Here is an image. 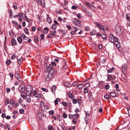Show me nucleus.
Returning <instances> with one entry per match:
<instances>
[{
    "label": "nucleus",
    "mask_w": 130,
    "mask_h": 130,
    "mask_svg": "<svg viewBox=\"0 0 130 130\" xmlns=\"http://www.w3.org/2000/svg\"><path fill=\"white\" fill-rule=\"evenodd\" d=\"M24 32L27 35H29V33L28 31V29L27 27L25 28L24 29Z\"/></svg>",
    "instance_id": "412c9836"
},
{
    "label": "nucleus",
    "mask_w": 130,
    "mask_h": 130,
    "mask_svg": "<svg viewBox=\"0 0 130 130\" xmlns=\"http://www.w3.org/2000/svg\"><path fill=\"white\" fill-rule=\"evenodd\" d=\"M77 102L79 106H80L82 103V100L79 99H78L77 100Z\"/></svg>",
    "instance_id": "7c9ffc66"
},
{
    "label": "nucleus",
    "mask_w": 130,
    "mask_h": 130,
    "mask_svg": "<svg viewBox=\"0 0 130 130\" xmlns=\"http://www.w3.org/2000/svg\"><path fill=\"white\" fill-rule=\"evenodd\" d=\"M101 36L102 38L104 40H106L107 38V36L104 34H102Z\"/></svg>",
    "instance_id": "4be33fe9"
},
{
    "label": "nucleus",
    "mask_w": 130,
    "mask_h": 130,
    "mask_svg": "<svg viewBox=\"0 0 130 130\" xmlns=\"http://www.w3.org/2000/svg\"><path fill=\"white\" fill-rule=\"evenodd\" d=\"M112 76L110 75H107V79H109V81L110 80V78L112 79Z\"/></svg>",
    "instance_id": "72a5a7b5"
},
{
    "label": "nucleus",
    "mask_w": 130,
    "mask_h": 130,
    "mask_svg": "<svg viewBox=\"0 0 130 130\" xmlns=\"http://www.w3.org/2000/svg\"><path fill=\"white\" fill-rule=\"evenodd\" d=\"M64 86L67 88H70L72 86L71 84H70L68 82H65L64 83Z\"/></svg>",
    "instance_id": "423d86ee"
},
{
    "label": "nucleus",
    "mask_w": 130,
    "mask_h": 130,
    "mask_svg": "<svg viewBox=\"0 0 130 130\" xmlns=\"http://www.w3.org/2000/svg\"><path fill=\"white\" fill-rule=\"evenodd\" d=\"M52 33H51L47 36L46 38H50L52 37Z\"/></svg>",
    "instance_id": "4c0bfd02"
},
{
    "label": "nucleus",
    "mask_w": 130,
    "mask_h": 130,
    "mask_svg": "<svg viewBox=\"0 0 130 130\" xmlns=\"http://www.w3.org/2000/svg\"><path fill=\"white\" fill-rule=\"evenodd\" d=\"M28 87V88L29 89V92L28 93V96L30 97L31 95V92L33 91V88L32 87L31 85L29 86Z\"/></svg>",
    "instance_id": "20e7f679"
},
{
    "label": "nucleus",
    "mask_w": 130,
    "mask_h": 130,
    "mask_svg": "<svg viewBox=\"0 0 130 130\" xmlns=\"http://www.w3.org/2000/svg\"><path fill=\"white\" fill-rule=\"evenodd\" d=\"M62 117L64 118H66L67 117V115L65 113H63L62 115Z\"/></svg>",
    "instance_id": "09e8293b"
},
{
    "label": "nucleus",
    "mask_w": 130,
    "mask_h": 130,
    "mask_svg": "<svg viewBox=\"0 0 130 130\" xmlns=\"http://www.w3.org/2000/svg\"><path fill=\"white\" fill-rule=\"evenodd\" d=\"M114 68L113 67H112L111 68L107 70V72L108 73L111 72L114 69Z\"/></svg>",
    "instance_id": "b1692460"
},
{
    "label": "nucleus",
    "mask_w": 130,
    "mask_h": 130,
    "mask_svg": "<svg viewBox=\"0 0 130 130\" xmlns=\"http://www.w3.org/2000/svg\"><path fill=\"white\" fill-rule=\"evenodd\" d=\"M73 118L74 119L76 120L78 117L79 116V114L78 113H76L75 114L73 115Z\"/></svg>",
    "instance_id": "f8f14e48"
},
{
    "label": "nucleus",
    "mask_w": 130,
    "mask_h": 130,
    "mask_svg": "<svg viewBox=\"0 0 130 130\" xmlns=\"http://www.w3.org/2000/svg\"><path fill=\"white\" fill-rule=\"evenodd\" d=\"M87 15L89 16L90 17H92V14L90 11H87L85 13Z\"/></svg>",
    "instance_id": "5701e85b"
},
{
    "label": "nucleus",
    "mask_w": 130,
    "mask_h": 130,
    "mask_svg": "<svg viewBox=\"0 0 130 130\" xmlns=\"http://www.w3.org/2000/svg\"><path fill=\"white\" fill-rule=\"evenodd\" d=\"M17 40L20 43H21L22 42V39L21 37H19L17 38Z\"/></svg>",
    "instance_id": "6ab92c4d"
},
{
    "label": "nucleus",
    "mask_w": 130,
    "mask_h": 130,
    "mask_svg": "<svg viewBox=\"0 0 130 130\" xmlns=\"http://www.w3.org/2000/svg\"><path fill=\"white\" fill-rule=\"evenodd\" d=\"M84 3L89 8L92 9L94 8V6L89 3L85 1L84 2Z\"/></svg>",
    "instance_id": "f03ea898"
},
{
    "label": "nucleus",
    "mask_w": 130,
    "mask_h": 130,
    "mask_svg": "<svg viewBox=\"0 0 130 130\" xmlns=\"http://www.w3.org/2000/svg\"><path fill=\"white\" fill-rule=\"evenodd\" d=\"M66 26L67 28L69 30H70L72 29V27L70 25H67Z\"/></svg>",
    "instance_id": "680f3d73"
},
{
    "label": "nucleus",
    "mask_w": 130,
    "mask_h": 130,
    "mask_svg": "<svg viewBox=\"0 0 130 130\" xmlns=\"http://www.w3.org/2000/svg\"><path fill=\"white\" fill-rule=\"evenodd\" d=\"M89 30V27L87 26L85 28V30L86 31H88Z\"/></svg>",
    "instance_id": "052dcab7"
},
{
    "label": "nucleus",
    "mask_w": 130,
    "mask_h": 130,
    "mask_svg": "<svg viewBox=\"0 0 130 130\" xmlns=\"http://www.w3.org/2000/svg\"><path fill=\"white\" fill-rule=\"evenodd\" d=\"M34 41H36L37 43H39V39L38 37L36 36L34 37Z\"/></svg>",
    "instance_id": "cd10ccee"
},
{
    "label": "nucleus",
    "mask_w": 130,
    "mask_h": 130,
    "mask_svg": "<svg viewBox=\"0 0 130 130\" xmlns=\"http://www.w3.org/2000/svg\"><path fill=\"white\" fill-rule=\"evenodd\" d=\"M96 30H92L91 31L90 33L92 35H95V33Z\"/></svg>",
    "instance_id": "473e14b6"
},
{
    "label": "nucleus",
    "mask_w": 130,
    "mask_h": 130,
    "mask_svg": "<svg viewBox=\"0 0 130 130\" xmlns=\"http://www.w3.org/2000/svg\"><path fill=\"white\" fill-rule=\"evenodd\" d=\"M102 46L101 44H99L98 45V48L100 50H101L102 48Z\"/></svg>",
    "instance_id": "0e129e2a"
},
{
    "label": "nucleus",
    "mask_w": 130,
    "mask_h": 130,
    "mask_svg": "<svg viewBox=\"0 0 130 130\" xmlns=\"http://www.w3.org/2000/svg\"><path fill=\"white\" fill-rule=\"evenodd\" d=\"M13 106L16 107H17L18 106V104L17 103H15V102L13 103V105H12Z\"/></svg>",
    "instance_id": "5fc2aeb1"
},
{
    "label": "nucleus",
    "mask_w": 130,
    "mask_h": 130,
    "mask_svg": "<svg viewBox=\"0 0 130 130\" xmlns=\"http://www.w3.org/2000/svg\"><path fill=\"white\" fill-rule=\"evenodd\" d=\"M81 14L80 13H79L78 14H77V16L78 17V19H80L81 18L80 15Z\"/></svg>",
    "instance_id": "774afa93"
},
{
    "label": "nucleus",
    "mask_w": 130,
    "mask_h": 130,
    "mask_svg": "<svg viewBox=\"0 0 130 130\" xmlns=\"http://www.w3.org/2000/svg\"><path fill=\"white\" fill-rule=\"evenodd\" d=\"M22 58H21L20 59H18L17 61L18 62V63L19 64V65H21V63L22 62Z\"/></svg>",
    "instance_id": "393cba45"
},
{
    "label": "nucleus",
    "mask_w": 130,
    "mask_h": 130,
    "mask_svg": "<svg viewBox=\"0 0 130 130\" xmlns=\"http://www.w3.org/2000/svg\"><path fill=\"white\" fill-rule=\"evenodd\" d=\"M75 128V126H73L71 127H69L68 129V130H74Z\"/></svg>",
    "instance_id": "e433bc0d"
},
{
    "label": "nucleus",
    "mask_w": 130,
    "mask_h": 130,
    "mask_svg": "<svg viewBox=\"0 0 130 130\" xmlns=\"http://www.w3.org/2000/svg\"><path fill=\"white\" fill-rule=\"evenodd\" d=\"M54 111L53 110H51L49 111L48 113L50 115H53L54 113Z\"/></svg>",
    "instance_id": "8fccbe9b"
},
{
    "label": "nucleus",
    "mask_w": 130,
    "mask_h": 130,
    "mask_svg": "<svg viewBox=\"0 0 130 130\" xmlns=\"http://www.w3.org/2000/svg\"><path fill=\"white\" fill-rule=\"evenodd\" d=\"M109 40L111 42H112V41H113L114 40H113L114 38V36L113 35L110 34L109 35Z\"/></svg>",
    "instance_id": "6e6552de"
},
{
    "label": "nucleus",
    "mask_w": 130,
    "mask_h": 130,
    "mask_svg": "<svg viewBox=\"0 0 130 130\" xmlns=\"http://www.w3.org/2000/svg\"><path fill=\"white\" fill-rule=\"evenodd\" d=\"M93 23L94 24L96 25L99 28L101 26V25H100L99 23L96 22H94Z\"/></svg>",
    "instance_id": "a878e982"
},
{
    "label": "nucleus",
    "mask_w": 130,
    "mask_h": 130,
    "mask_svg": "<svg viewBox=\"0 0 130 130\" xmlns=\"http://www.w3.org/2000/svg\"><path fill=\"white\" fill-rule=\"evenodd\" d=\"M62 105L64 106H67V103L64 102H63L62 103Z\"/></svg>",
    "instance_id": "a18cd8bd"
},
{
    "label": "nucleus",
    "mask_w": 130,
    "mask_h": 130,
    "mask_svg": "<svg viewBox=\"0 0 130 130\" xmlns=\"http://www.w3.org/2000/svg\"><path fill=\"white\" fill-rule=\"evenodd\" d=\"M105 98L107 100H109L111 99V97L108 95L106 94L104 95Z\"/></svg>",
    "instance_id": "dca6fc26"
},
{
    "label": "nucleus",
    "mask_w": 130,
    "mask_h": 130,
    "mask_svg": "<svg viewBox=\"0 0 130 130\" xmlns=\"http://www.w3.org/2000/svg\"><path fill=\"white\" fill-rule=\"evenodd\" d=\"M29 86H27L26 87V93H25V94H26V95H27V92L29 93V89L28 88Z\"/></svg>",
    "instance_id": "aec40b11"
},
{
    "label": "nucleus",
    "mask_w": 130,
    "mask_h": 130,
    "mask_svg": "<svg viewBox=\"0 0 130 130\" xmlns=\"http://www.w3.org/2000/svg\"><path fill=\"white\" fill-rule=\"evenodd\" d=\"M110 95L111 96L113 97H117L118 96V93L113 92H110Z\"/></svg>",
    "instance_id": "0eeeda50"
},
{
    "label": "nucleus",
    "mask_w": 130,
    "mask_h": 130,
    "mask_svg": "<svg viewBox=\"0 0 130 130\" xmlns=\"http://www.w3.org/2000/svg\"><path fill=\"white\" fill-rule=\"evenodd\" d=\"M11 43L12 45H16V40L14 39H12L11 41Z\"/></svg>",
    "instance_id": "2eb2a0df"
},
{
    "label": "nucleus",
    "mask_w": 130,
    "mask_h": 130,
    "mask_svg": "<svg viewBox=\"0 0 130 130\" xmlns=\"http://www.w3.org/2000/svg\"><path fill=\"white\" fill-rule=\"evenodd\" d=\"M52 28L54 30L56 28V25L55 24H53L52 26Z\"/></svg>",
    "instance_id": "37998d69"
},
{
    "label": "nucleus",
    "mask_w": 130,
    "mask_h": 130,
    "mask_svg": "<svg viewBox=\"0 0 130 130\" xmlns=\"http://www.w3.org/2000/svg\"><path fill=\"white\" fill-rule=\"evenodd\" d=\"M113 40H114V41H112V42H114L115 41H118L119 39L117 37H115L114 36V38Z\"/></svg>",
    "instance_id": "bf43d9fd"
},
{
    "label": "nucleus",
    "mask_w": 130,
    "mask_h": 130,
    "mask_svg": "<svg viewBox=\"0 0 130 130\" xmlns=\"http://www.w3.org/2000/svg\"><path fill=\"white\" fill-rule=\"evenodd\" d=\"M41 5L42 6L44 7L45 6V3L44 1L43 0L41 1Z\"/></svg>",
    "instance_id": "c85d7f7f"
},
{
    "label": "nucleus",
    "mask_w": 130,
    "mask_h": 130,
    "mask_svg": "<svg viewBox=\"0 0 130 130\" xmlns=\"http://www.w3.org/2000/svg\"><path fill=\"white\" fill-rule=\"evenodd\" d=\"M21 37H23V39H24L25 38H26V36L23 33H22L21 34Z\"/></svg>",
    "instance_id": "a19ab883"
},
{
    "label": "nucleus",
    "mask_w": 130,
    "mask_h": 130,
    "mask_svg": "<svg viewBox=\"0 0 130 130\" xmlns=\"http://www.w3.org/2000/svg\"><path fill=\"white\" fill-rule=\"evenodd\" d=\"M82 9H83V10L84 11L85 13L87 11H88L86 9V8L85 7H82Z\"/></svg>",
    "instance_id": "4d7b16f0"
},
{
    "label": "nucleus",
    "mask_w": 130,
    "mask_h": 130,
    "mask_svg": "<svg viewBox=\"0 0 130 130\" xmlns=\"http://www.w3.org/2000/svg\"><path fill=\"white\" fill-rule=\"evenodd\" d=\"M19 112L21 114H23L24 112V111L23 109H20L19 110Z\"/></svg>",
    "instance_id": "c9c22d12"
},
{
    "label": "nucleus",
    "mask_w": 130,
    "mask_h": 130,
    "mask_svg": "<svg viewBox=\"0 0 130 130\" xmlns=\"http://www.w3.org/2000/svg\"><path fill=\"white\" fill-rule=\"evenodd\" d=\"M20 76V75L18 74L15 73L14 74V77L18 78Z\"/></svg>",
    "instance_id": "ea45409f"
},
{
    "label": "nucleus",
    "mask_w": 130,
    "mask_h": 130,
    "mask_svg": "<svg viewBox=\"0 0 130 130\" xmlns=\"http://www.w3.org/2000/svg\"><path fill=\"white\" fill-rule=\"evenodd\" d=\"M56 89V85H53L51 88V91L53 93H55V90Z\"/></svg>",
    "instance_id": "4468645a"
},
{
    "label": "nucleus",
    "mask_w": 130,
    "mask_h": 130,
    "mask_svg": "<svg viewBox=\"0 0 130 130\" xmlns=\"http://www.w3.org/2000/svg\"><path fill=\"white\" fill-rule=\"evenodd\" d=\"M53 68H49V67H47L46 69V70L48 72V73H50V72H51L52 70L53 69Z\"/></svg>",
    "instance_id": "bb28decb"
},
{
    "label": "nucleus",
    "mask_w": 130,
    "mask_h": 130,
    "mask_svg": "<svg viewBox=\"0 0 130 130\" xmlns=\"http://www.w3.org/2000/svg\"><path fill=\"white\" fill-rule=\"evenodd\" d=\"M125 16L126 17V18L127 20L129 21H130V18L129 17V16L128 14L126 13L125 15Z\"/></svg>",
    "instance_id": "2f4dec72"
},
{
    "label": "nucleus",
    "mask_w": 130,
    "mask_h": 130,
    "mask_svg": "<svg viewBox=\"0 0 130 130\" xmlns=\"http://www.w3.org/2000/svg\"><path fill=\"white\" fill-rule=\"evenodd\" d=\"M24 14L22 13H19L18 15H20V16H19V17H21L22 18H23V15Z\"/></svg>",
    "instance_id": "13d9d810"
},
{
    "label": "nucleus",
    "mask_w": 130,
    "mask_h": 130,
    "mask_svg": "<svg viewBox=\"0 0 130 130\" xmlns=\"http://www.w3.org/2000/svg\"><path fill=\"white\" fill-rule=\"evenodd\" d=\"M127 68V66L126 64H124L122 66V71H123V72L124 73L125 72L126 70V68Z\"/></svg>",
    "instance_id": "1a4fd4ad"
},
{
    "label": "nucleus",
    "mask_w": 130,
    "mask_h": 130,
    "mask_svg": "<svg viewBox=\"0 0 130 130\" xmlns=\"http://www.w3.org/2000/svg\"><path fill=\"white\" fill-rule=\"evenodd\" d=\"M15 54H14L13 55H12L11 57V59H14L15 57V55H14Z\"/></svg>",
    "instance_id": "6e6d98bb"
},
{
    "label": "nucleus",
    "mask_w": 130,
    "mask_h": 130,
    "mask_svg": "<svg viewBox=\"0 0 130 130\" xmlns=\"http://www.w3.org/2000/svg\"><path fill=\"white\" fill-rule=\"evenodd\" d=\"M9 75L11 77V80H12L13 79V74H12L11 73H10L9 74Z\"/></svg>",
    "instance_id": "de8ad7c7"
},
{
    "label": "nucleus",
    "mask_w": 130,
    "mask_h": 130,
    "mask_svg": "<svg viewBox=\"0 0 130 130\" xmlns=\"http://www.w3.org/2000/svg\"><path fill=\"white\" fill-rule=\"evenodd\" d=\"M26 101L28 103H29L31 101V98H27V99Z\"/></svg>",
    "instance_id": "3c124183"
},
{
    "label": "nucleus",
    "mask_w": 130,
    "mask_h": 130,
    "mask_svg": "<svg viewBox=\"0 0 130 130\" xmlns=\"http://www.w3.org/2000/svg\"><path fill=\"white\" fill-rule=\"evenodd\" d=\"M46 21L49 23H50L51 22V19L50 18H47L46 19Z\"/></svg>",
    "instance_id": "79ce46f5"
},
{
    "label": "nucleus",
    "mask_w": 130,
    "mask_h": 130,
    "mask_svg": "<svg viewBox=\"0 0 130 130\" xmlns=\"http://www.w3.org/2000/svg\"><path fill=\"white\" fill-rule=\"evenodd\" d=\"M104 88L106 89H108L109 88V86L108 84L104 86Z\"/></svg>",
    "instance_id": "c03bdc74"
},
{
    "label": "nucleus",
    "mask_w": 130,
    "mask_h": 130,
    "mask_svg": "<svg viewBox=\"0 0 130 130\" xmlns=\"http://www.w3.org/2000/svg\"><path fill=\"white\" fill-rule=\"evenodd\" d=\"M51 74L50 73H48V74L47 77L46 78L45 80L46 82H48L49 81L52 77V76H50Z\"/></svg>",
    "instance_id": "9d476101"
},
{
    "label": "nucleus",
    "mask_w": 130,
    "mask_h": 130,
    "mask_svg": "<svg viewBox=\"0 0 130 130\" xmlns=\"http://www.w3.org/2000/svg\"><path fill=\"white\" fill-rule=\"evenodd\" d=\"M11 61L10 60H7L6 63V64L8 65H9L11 63Z\"/></svg>",
    "instance_id": "49530a36"
},
{
    "label": "nucleus",
    "mask_w": 130,
    "mask_h": 130,
    "mask_svg": "<svg viewBox=\"0 0 130 130\" xmlns=\"http://www.w3.org/2000/svg\"><path fill=\"white\" fill-rule=\"evenodd\" d=\"M84 85L82 84L78 85L77 86V88L79 89H82L84 87Z\"/></svg>",
    "instance_id": "a211bd4d"
},
{
    "label": "nucleus",
    "mask_w": 130,
    "mask_h": 130,
    "mask_svg": "<svg viewBox=\"0 0 130 130\" xmlns=\"http://www.w3.org/2000/svg\"><path fill=\"white\" fill-rule=\"evenodd\" d=\"M33 96H35L36 97H38L40 98L41 97V94L37 93V91H34L33 92Z\"/></svg>",
    "instance_id": "7ed1b4c3"
},
{
    "label": "nucleus",
    "mask_w": 130,
    "mask_h": 130,
    "mask_svg": "<svg viewBox=\"0 0 130 130\" xmlns=\"http://www.w3.org/2000/svg\"><path fill=\"white\" fill-rule=\"evenodd\" d=\"M81 22V21H79L77 22L76 21H74L73 23L76 26H79L80 25H81V24H80Z\"/></svg>",
    "instance_id": "9b49d317"
},
{
    "label": "nucleus",
    "mask_w": 130,
    "mask_h": 130,
    "mask_svg": "<svg viewBox=\"0 0 130 130\" xmlns=\"http://www.w3.org/2000/svg\"><path fill=\"white\" fill-rule=\"evenodd\" d=\"M41 89L42 91L46 92H47L48 91V90L46 88H42Z\"/></svg>",
    "instance_id": "864d4df0"
},
{
    "label": "nucleus",
    "mask_w": 130,
    "mask_h": 130,
    "mask_svg": "<svg viewBox=\"0 0 130 130\" xmlns=\"http://www.w3.org/2000/svg\"><path fill=\"white\" fill-rule=\"evenodd\" d=\"M13 7L15 9H17L18 8V7H17V5L15 4H14L13 5Z\"/></svg>",
    "instance_id": "69168bd1"
},
{
    "label": "nucleus",
    "mask_w": 130,
    "mask_h": 130,
    "mask_svg": "<svg viewBox=\"0 0 130 130\" xmlns=\"http://www.w3.org/2000/svg\"><path fill=\"white\" fill-rule=\"evenodd\" d=\"M113 42L114 44V45H115L116 46H118V45L119 43L118 41H115L114 42Z\"/></svg>",
    "instance_id": "f704fd0d"
},
{
    "label": "nucleus",
    "mask_w": 130,
    "mask_h": 130,
    "mask_svg": "<svg viewBox=\"0 0 130 130\" xmlns=\"http://www.w3.org/2000/svg\"><path fill=\"white\" fill-rule=\"evenodd\" d=\"M12 22L15 25H17L18 24V23L14 21H12Z\"/></svg>",
    "instance_id": "338daca9"
},
{
    "label": "nucleus",
    "mask_w": 130,
    "mask_h": 130,
    "mask_svg": "<svg viewBox=\"0 0 130 130\" xmlns=\"http://www.w3.org/2000/svg\"><path fill=\"white\" fill-rule=\"evenodd\" d=\"M40 36L41 38V40H42L44 38V35L43 34H41L40 35Z\"/></svg>",
    "instance_id": "603ef678"
},
{
    "label": "nucleus",
    "mask_w": 130,
    "mask_h": 130,
    "mask_svg": "<svg viewBox=\"0 0 130 130\" xmlns=\"http://www.w3.org/2000/svg\"><path fill=\"white\" fill-rule=\"evenodd\" d=\"M88 97L89 100L91 102L93 101V98L91 94L88 95Z\"/></svg>",
    "instance_id": "ddd939ff"
},
{
    "label": "nucleus",
    "mask_w": 130,
    "mask_h": 130,
    "mask_svg": "<svg viewBox=\"0 0 130 130\" xmlns=\"http://www.w3.org/2000/svg\"><path fill=\"white\" fill-rule=\"evenodd\" d=\"M25 86L24 84H21L19 86V90L20 92H23L25 91Z\"/></svg>",
    "instance_id": "f257e3e1"
},
{
    "label": "nucleus",
    "mask_w": 130,
    "mask_h": 130,
    "mask_svg": "<svg viewBox=\"0 0 130 130\" xmlns=\"http://www.w3.org/2000/svg\"><path fill=\"white\" fill-rule=\"evenodd\" d=\"M73 103L74 104H76L77 102V100L76 99H74L73 100Z\"/></svg>",
    "instance_id": "58836bf2"
},
{
    "label": "nucleus",
    "mask_w": 130,
    "mask_h": 130,
    "mask_svg": "<svg viewBox=\"0 0 130 130\" xmlns=\"http://www.w3.org/2000/svg\"><path fill=\"white\" fill-rule=\"evenodd\" d=\"M99 28L100 30L102 31V32L105 33V30L107 28V27L101 25Z\"/></svg>",
    "instance_id": "39448f33"
},
{
    "label": "nucleus",
    "mask_w": 130,
    "mask_h": 130,
    "mask_svg": "<svg viewBox=\"0 0 130 130\" xmlns=\"http://www.w3.org/2000/svg\"><path fill=\"white\" fill-rule=\"evenodd\" d=\"M48 129L49 130H53V127L51 125H49L48 126Z\"/></svg>",
    "instance_id": "c756f323"
},
{
    "label": "nucleus",
    "mask_w": 130,
    "mask_h": 130,
    "mask_svg": "<svg viewBox=\"0 0 130 130\" xmlns=\"http://www.w3.org/2000/svg\"><path fill=\"white\" fill-rule=\"evenodd\" d=\"M68 96L71 99H73L74 97V96L72 95V94L69 92H68Z\"/></svg>",
    "instance_id": "f3484780"
},
{
    "label": "nucleus",
    "mask_w": 130,
    "mask_h": 130,
    "mask_svg": "<svg viewBox=\"0 0 130 130\" xmlns=\"http://www.w3.org/2000/svg\"><path fill=\"white\" fill-rule=\"evenodd\" d=\"M84 92L85 93H86L88 92V90L86 88L84 89Z\"/></svg>",
    "instance_id": "e2e57ef3"
}]
</instances>
